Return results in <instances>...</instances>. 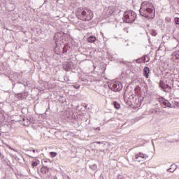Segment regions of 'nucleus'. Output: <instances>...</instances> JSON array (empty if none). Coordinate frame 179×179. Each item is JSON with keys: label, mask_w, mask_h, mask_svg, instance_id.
<instances>
[{"label": "nucleus", "mask_w": 179, "mask_h": 179, "mask_svg": "<svg viewBox=\"0 0 179 179\" xmlns=\"http://www.w3.org/2000/svg\"><path fill=\"white\" fill-rule=\"evenodd\" d=\"M32 152H33L34 153H36V150H33Z\"/></svg>", "instance_id": "nucleus-26"}, {"label": "nucleus", "mask_w": 179, "mask_h": 179, "mask_svg": "<svg viewBox=\"0 0 179 179\" xmlns=\"http://www.w3.org/2000/svg\"><path fill=\"white\" fill-rule=\"evenodd\" d=\"M31 166L32 167H36V166H38V162H37L36 161H34L32 162Z\"/></svg>", "instance_id": "nucleus-20"}, {"label": "nucleus", "mask_w": 179, "mask_h": 179, "mask_svg": "<svg viewBox=\"0 0 179 179\" xmlns=\"http://www.w3.org/2000/svg\"><path fill=\"white\" fill-rule=\"evenodd\" d=\"M138 87L139 88V86H138ZM138 87H136V89H138Z\"/></svg>", "instance_id": "nucleus-32"}, {"label": "nucleus", "mask_w": 179, "mask_h": 179, "mask_svg": "<svg viewBox=\"0 0 179 179\" xmlns=\"http://www.w3.org/2000/svg\"><path fill=\"white\" fill-rule=\"evenodd\" d=\"M161 105L162 106V107H164V108H166V107L171 108V103H170V102H169V101L167 100L162 99L161 101Z\"/></svg>", "instance_id": "nucleus-8"}, {"label": "nucleus", "mask_w": 179, "mask_h": 179, "mask_svg": "<svg viewBox=\"0 0 179 179\" xmlns=\"http://www.w3.org/2000/svg\"><path fill=\"white\" fill-rule=\"evenodd\" d=\"M64 80H66V82H69V79L68 78V77H66V78H64Z\"/></svg>", "instance_id": "nucleus-25"}, {"label": "nucleus", "mask_w": 179, "mask_h": 179, "mask_svg": "<svg viewBox=\"0 0 179 179\" xmlns=\"http://www.w3.org/2000/svg\"><path fill=\"white\" fill-rule=\"evenodd\" d=\"M73 87H74V89H79V87H80V85H73Z\"/></svg>", "instance_id": "nucleus-24"}, {"label": "nucleus", "mask_w": 179, "mask_h": 179, "mask_svg": "<svg viewBox=\"0 0 179 179\" xmlns=\"http://www.w3.org/2000/svg\"><path fill=\"white\" fill-rule=\"evenodd\" d=\"M96 143H101V142L99 141V142H96Z\"/></svg>", "instance_id": "nucleus-29"}, {"label": "nucleus", "mask_w": 179, "mask_h": 179, "mask_svg": "<svg viewBox=\"0 0 179 179\" xmlns=\"http://www.w3.org/2000/svg\"><path fill=\"white\" fill-rule=\"evenodd\" d=\"M50 156L52 157H55L57 156V153L52 152H50Z\"/></svg>", "instance_id": "nucleus-22"}, {"label": "nucleus", "mask_w": 179, "mask_h": 179, "mask_svg": "<svg viewBox=\"0 0 179 179\" xmlns=\"http://www.w3.org/2000/svg\"><path fill=\"white\" fill-rule=\"evenodd\" d=\"M153 4L149 1H143L141 3L139 12L141 16L143 17H152L155 16V13H153ZM153 13V15L152 14Z\"/></svg>", "instance_id": "nucleus-1"}, {"label": "nucleus", "mask_w": 179, "mask_h": 179, "mask_svg": "<svg viewBox=\"0 0 179 179\" xmlns=\"http://www.w3.org/2000/svg\"><path fill=\"white\" fill-rule=\"evenodd\" d=\"M141 86L144 88L143 90V92H144V93L147 92H148V85H146V83H141Z\"/></svg>", "instance_id": "nucleus-15"}, {"label": "nucleus", "mask_w": 179, "mask_h": 179, "mask_svg": "<svg viewBox=\"0 0 179 179\" xmlns=\"http://www.w3.org/2000/svg\"><path fill=\"white\" fill-rule=\"evenodd\" d=\"M53 40L55 41L56 44H59V41L62 40V34H61V32L56 33L53 37Z\"/></svg>", "instance_id": "nucleus-6"}, {"label": "nucleus", "mask_w": 179, "mask_h": 179, "mask_svg": "<svg viewBox=\"0 0 179 179\" xmlns=\"http://www.w3.org/2000/svg\"><path fill=\"white\" fill-rule=\"evenodd\" d=\"M136 62L137 64H141V63L143 62H142V57L136 59Z\"/></svg>", "instance_id": "nucleus-21"}, {"label": "nucleus", "mask_w": 179, "mask_h": 179, "mask_svg": "<svg viewBox=\"0 0 179 179\" xmlns=\"http://www.w3.org/2000/svg\"><path fill=\"white\" fill-rule=\"evenodd\" d=\"M90 168L91 170H93L94 171L97 170V165L96 164H94L93 165H90Z\"/></svg>", "instance_id": "nucleus-18"}, {"label": "nucleus", "mask_w": 179, "mask_h": 179, "mask_svg": "<svg viewBox=\"0 0 179 179\" xmlns=\"http://www.w3.org/2000/svg\"><path fill=\"white\" fill-rule=\"evenodd\" d=\"M1 151H0V156H1Z\"/></svg>", "instance_id": "nucleus-34"}, {"label": "nucleus", "mask_w": 179, "mask_h": 179, "mask_svg": "<svg viewBox=\"0 0 179 179\" xmlns=\"http://www.w3.org/2000/svg\"><path fill=\"white\" fill-rule=\"evenodd\" d=\"M76 16L80 20H87L89 22L93 17V13L90 10H80V11L78 10L77 12Z\"/></svg>", "instance_id": "nucleus-2"}, {"label": "nucleus", "mask_w": 179, "mask_h": 179, "mask_svg": "<svg viewBox=\"0 0 179 179\" xmlns=\"http://www.w3.org/2000/svg\"><path fill=\"white\" fill-rule=\"evenodd\" d=\"M113 104H114L115 108H117V110H119V108H121V105L120 103H118V102H117V101H114Z\"/></svg>", "instance_id": "nucleus-16"}, {"label": "nucleus", "mask_w": 179, "mask_h": 179, "mask_svg": "<svg viewBox=\"0 0 179 179\" xmlns=\"http://www.w3.org/2000/svg\"><path fill=\"white\" fill-rule=\"evenodd\" d=\"M41 171L43 173V174H47V173H48V167L43 166L41 169Z\"/></svg>", "instance_id": "nucleus-13"}, {"label": "nucleus", "mask_w": 179, "mask_h": 179, "mask_svg": "<svg viewBox=\"0 0 179 179\" xmlns=\"http://www.w3.org/2000/svg\"><path fill=\"white\" fill-rule=\"evenodd\" d=\"M1 151H0V156H1Z\"/></svg>", "instance_id": "nucleus-35"}, {"label": "nucleus", "mask_w": 179, "mask_h": 179, "mask_svg": "<svg viewBox=\"0 0 179 179\" xmlns=\"http://www.w3.org/2000/svg\"><path fill=\"white\" fill-rule=\"evenodd\" d=\"M153 36H156V33H155V34H153Z\"/></svg>", "instance_id": "nucleus-31"}, {"label": "nucleus", "mask_w": 179, "mask_h": 179, "mask_svg": "<svg viewBox=\"0 0 179 179\" xmlns=\"http://www.w3.org/2000/svg\"><path fill=\"white\" fill-rule=\"evenodd\" d=\"M122 19L125 23H134L136 19V13L132 10L126 11L123 15Z\"/></svg>", "instance_id": "nucleus-3"}, {"label": "nucleus", "mask_w": 179, "mask_h": 179, "mask_svg": "<svg viewBox=\"0 0 179 179\" xmlns=\"http://www.w3.org/2000/svg\"><path fill=\"white\" fill-rule=\"evenodd\" d=\"M173 59H177L178 61H179V52H177L174 56L173 57Z\"/></svg>", "instance_id": "nucleus-19"}, {"label": "nucleus", "mask_w": 179, "mask_h": 179, "mask_svg": "<svg viewBox=\"0 0 179 179\" xmlns=\"http://www.w3.org/2000/svg\"><path fill=\"white\" fill-rule=\"evenodd\" d=\"M149 72H150V69L148 66H145L143 69V75L146 79L149 78Z\"/></svg>", "instance_id": "nucleus-9"}, {"label": "nucleus", "mask_w": 179, "mask_h": 179, "mask_svg": "<svg viewBox=\"0 0 179 179\" xmlns=\"http://www.w3.org/2000/svg\"><path fill=\"white\" fill-rule=\"evenodd\" d=\"M148 157H149L148 155L141 152L135 155L136 160H138V159H148Z\"/></svg>", "instance_id": "nucleus-7"}, {"label": "nucleus", "mask_w": 179, "mask_h": 179, "mask_svg": "<svg viewBox=\"0 0 179 179\" xmlns=\"http://www.w3.org/2000/svg\"><path fill=\"white\" fill-rule=\"evenodd\" d=\"M175 22L176 24H179V18L178 17H175Z\"/></svg>", "instance_id": "nucleus-23"}, {"label": "nucleus", "mask_w": 179, "mask_h": 179, "mask_svg": "<svg viewBox=\"0 0 179 179\" xmlns=\"http://www.w3.org/2000/svg\"><path fill=\"white\" fill-rule=\"evenodd\" d=\"M67 178H68V179H71V178H69V176H67Z\"/></svg>", "instance_id": "nucleus-30"}, {"label": "nucleus", "mask_w": 179, "mask_h": 179, "mask_svg": "<svg viewBox=\"0 0 179 179\" xmlns=\"http://www.w3.org/2000/svg\"><path fill=\"white\" fill-rule=\"evenodd\" d=\"M1 135H2V134L0 133V136H1Z\"/></svg>", "instance_id": "nucleus-33"}, {"label": "nucleus", "mask_w": 179, "mask_h": 179, "mask_svg": "<svg viewBox=\"0 0 179 179\" xmlns=\"http://www.w3.org/2000/svg\"><path fill=\"white\" fill-rule=\"evenodd\" d=\"M108 146V143H103V149L102 150V152H105V150H108V148H107Z\"/></svg>", "instance_id": "nucleus-17"}, {"label": "nucleus", "mask_w": 179, "mask_h": 179, "mask_svg": "<svg viewBox=\"0 0 179 179\" xmlns=\"http://www.w3.org/2000/svg\"><path fill=\"white\" fill-rule=\"evenodd\" d=\"M87 41H88V43H94V41H96V36H91L88 37Z\"/></svg>", "instance_id": "nucleus-12"}, {"label": "nucleus", "mask_w": 179, "mask_h": 179, "mask_svg": "<svg viewBox=\"0 0 179 179\" xmlns=\"http://www.w3.org/2000/svg\"><path fill=\"white\" fill-rule=\"evenodd\" d=\"M176 169L177 166L174 164H172L171 166V168L168 169V171H169V173H174V171H176Z\"/></svg>", "instance_id": "nucleus-11"}, {"label": "nucleus", "mask_w": 179, "mask_h": 179, "mask_svg": "<svg viewBox=\"0 0 179 179\" xmlns=\"http://www.w3.org/2000/svg\"><path fill=\"white\" fill-rule=\"evenodd\" d=\"M122 62V64H127L125 62Z\"/></svg>", "instance_id": "nucleus-28"}, {"label": "nucleus", "mask_w": 179, "mask_h": 179, "mask_svg": "<svg viewBox=\"0 0 179 179\" xmlns=\"http://www.w3.org/2000/svg\"><path fill=\"white\" fill-rule=\"evenodd\" d=\"M114 13V8L113 7H108V8L106 10V14L108 15H113Z\"/></svg>", "instance_id": "nucleus-10"}, {"label": "nucleus", "mask_w": 179, "mask_h": 179, "mask_svg": "<svg viewBox=\"0 0 179 179\" xmlns=\"http://www.w3.org/2000/svg\"><path fill=\"white\" fill-rule=\"evenodd\" d=\"M159 87L162 89L166 93H170L171 92V86L169 85V82L160 80L159 82Z\"/></svg>", "instance_id": "nucleus-5"}, {"label": "nucleus", "mask_w": 179, "mask_h": 179, "mask_svg": "<svg viewBox=\"0 0 179 179\" xmlns=\"http://www.w3.org/2000/svg\"><path fill=\"white\" fill-rule=\"evenodd\" d=\"M96 129H98L99 131H100V127H97Z\"/></svg>", "instance_id": "nucleus-27"}, {"label": "nucleus", "mask_w": 179, "mask_h": 179, "mask_svg": "<svg viewBox=\"0 0 179 179\" xmlns=\"http://www.w3.org/2000/svg\"><path fill=\"white\" fill-rule=\"evenodd\" d=\"M150 59L148 55H145L144 57H141V62H149Z\"/></svg>", "instance_id": "nucleus-14"}, {"label": "nucleus", "mask_w": 179, "mask_h": 179, "mask_svg": "<svg viewBox=\"0 0 179 179\" xmlns=\"http://www.w3.org/2000/svg\"><path fill=\"white\" fill-rule=\"evenodd\" d=\"M109 89L113 92H120L122 90V83L120 81H115L113 83L108 85Z\"/></svg>", "instance_id": "nucleus-4"}]
</instances>
